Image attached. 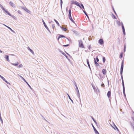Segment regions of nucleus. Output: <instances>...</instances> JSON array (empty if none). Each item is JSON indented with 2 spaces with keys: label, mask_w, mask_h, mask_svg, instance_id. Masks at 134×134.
Masks as SVG:
<instances>
[{
  "label": "nucleus",
  "mask_w": 134,
  "mask_h": 134,
  "mask_svg": "<svg viewBox=\"0 0 134 134\" xmlns=\"http://www.w3.org/2000/svg\"><path fill=\"white\" fill-rule=\"evenodd\" d=\"M71 6L69 10L68 11V17L69 19L70 20V21L72 22L73 23L75 24V22L72 19V17L71 16Z\"/></svg>",
  "instance_id": "nucleus-1"
},
{
  "label": "nucleus",
  "mask_w": 134,
  "mask_h": 134,
  "mask_svg": "<svg viewBox=\"0 0 134 134\" xmlns=\"http://www.w3.org/2000/svg\"><path fill=\"white\" fill-rule=\"evenodd\" d=\"M42 22L43 23V24L45 27L46 28V29L48 30V31H49V32L51 34V31H50V30L47 27V25L46 24V23L44 21V20L42 19Z\"/></svg>",
  "instance_id": "nucleus-2"
},
{
  "label": "nucleus",
  "mask_w": 134,
  "mask_h": 134,
  "mask_svg": "<svg viewBox=\"0 0 134 134\" xmlns=\"http://www.w3.org/2000/svg\"><path fill=\"white\" fill-rule=\"evenodd\" d=\"M19 76L20 77H21V79L23 80L24 82H25V83H26V84L28 86H29V87L31 89H32V88L30 86L29 84L25 80V79L21 76L20 75Z\"/></svg>",
  "instance_id": "nucleus-3"
},
{
  "label": "nucleus",
  "mask_w": 134,
  "mask_h": 134,
  "mask_svg": "<svg viewBox=\"0 0 134 134\" xmlns=\"http://www.w3.org/2000/svg\"><path fill=\"white\" fill-rule=\"evenodd\" d=\"M79 47L82 48H84V46L83 44L82 41L81 40H79Z\"/></svg>",
  "instance_id": "nucleus-4"
},
{
  "label": "nucleus",
  "mask_w": 134,
  "mask_h": 134,
  "mask_svg": "<svg viewBox=\"0 0 134 134\" xmlns=\"http://www.w3.org/2000/svg\"><path fill=\"white\" fill-rule=\"evenodd\" d=\"M75 86L76 87V92H77L78 97L79 98H80V94L79 92V89H78V87H77V85H76V83L75 84Z\"/></svg>",
  "instance_id": "nucleus-5"
},
{
  "label": "nucleus",
  "mask_w": 134,
  "mask_h": 134,
  "mask_svg": "<svg viewBox=\"0 0 134 134\" xmlns=\"http://www.w3.org/2000/svg\"><path fill=\"white\" fill-rule=\"evenodd\" d=\"M59 50L60 52L63 55H64L65 57L69 61L70 60L68 58V56L64 52H63L60 49H59Z\"/></svg>",
  "instance_id": "nucleus-6"
},
{
  "label": "nucleus",
  "mask_w": 134,
  "mask_h": 134,
  "mask_svg": "<svg viewBox=\"0 0 134 134\" xmlns=\"http://www.w3.org/2000/svg\"><path fill=\"white\" fill-rule=\"evenodd\" d=\"M98 43L100 45H102L104 43V41L102 38H100L98 41Z\"/></svg>",
  "instance_id": "nucleus-7"
},
{
  "label": "nucleus",
  "mask_w": 134,
  "mask_h": 134,
  "mask_svg": "<svg viewBox=\"0 0 134 134\" xmlns=\"http://www.w3.org/2000/svg\"><path fill=\"white\" fill-rule=\"evenodd\" d=\"M74 4L77 6L79 7L81 9H82V8L80 5V4L79 2L75 1Z\"/></svg>",
  "instance_id": "nucleus-8"
},
{
  "label": "nucleus",
  "mask_w": 134,
  "mask_h": 134,
  "mask_svg": "<svg viewBox=\"0 0 134 134\" xmlns=\"http://www.w3.org/2000/svg\"><path fill=\"white\" fill-rule=\"evenodd\" d=\"M21 8L24 10L26 11L28 13H30L31 11L27 9L26 7H22Z\"/></svg>",
  "instance_id": "nucleus-9"
},
{
  "label": "nucleus",
  "mask_w": 134,
  "mask_h": 134,
  "mask_svg": "<svg viewBox=\"0 0 134 134\" xmlns=\"http://www.w3.org/2000/svg\"><path fill=\"white\" fill-rule=\"evenodd\" d=\"M7 12V14L10 16H11L14 19H16V18L14 15H11L8 11H6Z\"/></svg>",
  "instance_id": "nucleus-10"
},
{
  "label": "nucleus",
  "mask_w": 134,
  "mask_h": 134,
  "mask_svg": "<svg viewBox=\"0 0 134 134\" xmlns=\"http://www.w3.org/2000/svg\"><path fill=\"white\" fill-rule=\"evenodd\" d=\"M111 91H108L107 93V96L109 99L111 97Z\"/></svg>",
  "instance_id": "nucleus-11"
},
{
  "label": "nucleus",
  "mask_w": 134,
  "mask_h": 134,
  "mask_svg": "<svg viewBox=\"0 0 134 134\" xmlns=\"http://www.w3.org/2000/svg\"><path fill=\"white\" fill-rule=\"evenodd\" d=\"M120 73V75L121 77V79L122 80V85H124V80L123 79V76H122V73Z\"/></svg>",
  "instance_id": "nucleus-12"
},
{
  "label": "nucleus",
  "mask_w": 134,
  "mask_h": 134,
  "mask_svg": "<svg viewBox=\"0 0 134 134\" xmlns=\"http://www.w3.org/2000/svg\"><path fill=\"white\" fill-rule=\"evenodd\" d=\"M120 73V75L121 77V79L122 80V85H124V80L123 79V76H122V73Z\"/></svg>",
  "instance_id": "nucleus-13"
},
{
  "label": "nucleus",
  "mask_w": 134,
  "mask_h": 134,
  "mask_svg": "<svg viewBox=\"0 0 134 134\" xmlns=\"http://www.w3.org/2000/svg\"><path fill=\"white\" fill-rule=\"evenodd\" d=\"M94 63L96 66L97 67L99 66V64L97 63V62L96 60V58H94Z\"/></svg>",
  "instance_id": "nucleus-14"
},
{
  "label": "nucleus",
  "mask_w": 134,
  "mask_h": 134,
  "mask_svg": "<svg viewBox=\"0 0 134 134\" xmlns=\"http://www.w3.org/2000/svg\"><path fill=\"white\" fill-rule=\"evenodd\" d=\"M0 7L2 9L7 13V12L6 11H8L7 10L5 9V8L3 7V6L2 5L0 4Z\"/></svg>",
  "instance_id": "nucleus-15"
},
{
  "label": "nucleus",
  "mask_w": 134,
  "mask_h": 134,
  "mask_svg": "<svg viewBox=\"0 0 134 134\" xmlns=\"http://www.w3.org/2000/svg\"><path fill=\"white\" fill-rule=\"evenodd\" d=\"M1 78L6 83H7L8 84H10V83L9 82H8L3 76H2Z\"/></svg>",
  "instance_id": "nucleus-16"
},
{
  "label": "nucleus",
  "mask_w": 134,
  "mask_h": 134,
  "mask_svg": "<svg viewBox=\"0 0 134 134\" xmlns=\"http://www.w3.org/2000/svg\"><path fill=\"white\" fill-rule=\"evenodd\" d=\"M91 125H92V126L93 129V130H94V131L95 132V133H96L97 132H98V131L97 130H96V128L94 126L93 124L92 123L91 124Z\"/></svg>",
  "instance_id": "nucleus-17"
},
{
  "label": "nucleus",
  "mask_w": 134,
  "mask_h": 134,
  "mask_svg": "<svg viewBox=\"0 0 134 134\" xmlns=\"http://www.w3.org/2000/svg\"><path fill=\"white\" fill-rule=\"evenodd\" d=\"M5 58L7 61L8 62L10 61V60L9 59V56L8 55H5Z\"/></svg>",
  "instance_id": "nucleus-18"
},
{
  "label": "nucleus",
  "mask_w": 134,
  "mask_h": 134,
  "mask_svg": "<svg viewBox=\"0 0 134 134\" xmlns=\"http://www.w3.org/2000/svg\"><path fill=\"white\" fill-rule=\"evenodd\" d=\"M10 5L13 7H15V4L13 3L12 2L10 1L9 3Z\"/></svg>",
  "instance_id": "nucleus-19"
},
{
  "label": "nucleus",
  "mask_w": 134,
  "mask_h": 134,
  "mask_svg": "<svg viewBox=\"0 0 134 134\" xmlns=\"http://www.w3.org/2000/svg\"><path fill=\"white\" fill-rule=\"evenodd\" d=\"M72 31L74 32V33L75 34V35H79V33L77 31L73 30Z\"/></svg>",
  "instance_id": "nucleus-20"
},
{
  "label": "nucleus",
  "mask_w": 134,
  "mask_h": 134,
  "mask_svg": "<svg viewBox=\"0 0 134 134\" xmlns=\"http://www.w3.org/2000/svg\"><path fill=\"white\" fill-rule=\"evenodd\" d=\"M27 49L32 53V54H34V51L32 49H31L29 47H27Z\"/></svg>",
  "instance_id": "nucleus-21"
},
{
  "label": "nucleus",
  "mask_w": 134,
  "mask_h": 134,
  "mask_svg": "<svg viewBox=\"0 0 134 134\" xmlns=\"http://www.w3.org/2000/svg\"><path fill=\"white\" fill-rule=\"evenodd\" d=\"M124 68V65H121V68H120V73H123V71Z\"/></svg>",
  "instance_id": "nucleus-22"
},
{
  "label": "nucleus",
  "mask_w": 134,
  "mask_h": 134,
  "mask_svg": "<svg viewBox=\"0 0 134 134\" xmlns=\"http://www.w3.org/2000/svg\"><path fill=\"white\" fill-rule=\"evenodd\" d=\"M102 72L103 74L105 75L107 73L106 70L105 69H103L102 70Z\"/></svg>",
  "instance_id": "nucleus-23"
},
{
  "label": "nucleus",
  "mask_w": 134,
  "mask_h": 134,
  "mask_svg": "<svg viewBox=\"0 0 134 134\" xmlns=\"http://www.w3.org/2000/svg\"><path fill=\"white\" fill-rule=\"evenodd\" d=\"M121 25L122 31H125V28H124V26L123 23L122 22H121Z\"/></svg>",
  "instance_id": "nucleus-24"
},
{
  "label": "nucleus",
  "mask_w": 134,
  "mask_h": 134,
  "mask_svg": "<svg viewBox=\"0 0 134 134\" xmlns=\"http://www.w3.org/2000/svg\"><path fill=\"white\" fill-rule=\"evenodd\" d=\"M86 62H87V65L88 66V67L91 70V67L90 66V64H89V62L88 59H87Z\"/></svg>",
  "instance_id": "nucleus-25"
},
{
  "label": "nucleus",
  "mask_w": 134,
  "mask_h": 134,
  "mask_svg": "<svg viewBox=\"0 0 134 134\" xmlns=\"http://www.w3.org/2000/svg\"><path fill=\"white\" fill-rule=\"evenodd\" d=\"M91 117L92 119V120L93 121L95 122L96 125L97 126V123L96 121L95 120V119H94V118L92 116H91Z\"/></svg>",
  "instance_id": "nucleus-26"
},
{
  "label": "nucleus",
  "mask_w": 134,
  "mask_h": 134,
  "mask_svg": "<svg viewBox=\"0 0 134 134\" xmlns=\"http://www.w3.org/2000/svg\"><path fill=\"white\" fill-rule=\"evenodd\" d=\"M60 27L62 29V30L64 31H66L67 30L64 27H63L61 26H60Z\"/></svg>",
  "instance_id": "nucleus-27"
},
{
  "label": "nucleus",
  "mask_w": 134,
  "mask_h": 134,
  "mask_svg": "<svg viewBox=\"0 0 134 134\" xmlns=\"http://www.w3.org/2000/svg\"><path fill=\"white\" fill-rule=\"evenodd\" d=\"M11 64L12 65H14L15 66H17L18 65L19 63L18 62H17L15 63H12Z\"/></svg>",
  "instance_id": "nucleus-28"
},
{
  "label": "nucleus",
  "mask_w": 134,
  "mask_h": 134,
  "mask_svg": "<svg viewBox=\"0 0 134 134\" xmlns=\"http://www.w3.org/2000/svg\"><path fill=\"white\" fill-rule=\"evenodd\" d=\"M116 23L118 25V26H121V23L120 21L117 20L116 21Z\"/></svg>",
  "instance_id": "nucleus-29"
},
{
  "label": "nucleus",
  "mask_w": 134,
  "mask_h": 134,
  "mask_svg": "<svg viewBox=\"0 0 134 134\" xmlns=\"http://www.w3.org/2000/svg\"><path fill=\"white\" fill-rule=\"evenodd\" d=\"M54 20L55 22L59 26H60L58 22L55 19H54Z\"/></svg>",
  "instance_id": "nucleus-30"
},
{
  "label": "nucleus",
  "mask_w": 134,
  "mask_h": 134,
  "mask_svg": "<svg viewBox=\"0 0 134 134\" xmlns=\"http://www.w3.org/2000/svg\"><path fill=\"white\" fill-rule=\"evenodd\" d=\"M7 28L9 29L12 32L15 33L14 31L9 26H7Z\"/></svg>",
  "instance_id": "nucleus-31"
},
{
  "label": "nucleus",
  "mask_w": 134,
  "mask_h": 134,
  "mask_svg": "<svg viewBox=\"0 0 134 134\" xmlns=\"http://www.w3.org/2000/svg\"><path fill=\"white\" fill-rule=\"evenodd\" d=\"M123 87V94H125V86L123 85L122 86Z\"/></svg>",
  "instance_id": "nucleus-32"
},
{
  "label": "nucleus",
  "mask_w": 134,
  "mask_h": 134,
  "mask_svg": "<svg viewBox=\"0 0 134 134\" xmlns=\"http://www.w3.org/2000/svg\"><path fill=\"white\" fill-rule=\"evenodd\" d=\"M67 95H68V97H69V99L73 103H74V102H73V100L71 99V98L70 97V96H69V95L68 94H67Z\"/></svg>",
  "instance_id": "nucleus-33"
},
{
  "label": "nucleus",
  "mask_w": 134,
  "mask_h": 134,
  "mask_svg": "<svg viewBox=\"0 0 134 134\" xmlns=\"http://www.w3.org/2000/svg\"><path fill=\"white\" fill-rule=\"evenodd\" d=\"M123 57V53H121L119 57L121 59Z\"/></svg>",
  "instance_id": "nucleus-34"
},
{
  "label": "nucleus",
  "mask_w": 134,
  "mask_h": 134,
  "mask_svg": "<svg viewBox=\"0 0 134 134\" xmlns=\"http://www.w3.org/2000/svg\"><path fill=\"white\" fill-rule=\"evenodd\" d=\"M80 5H81V7L82 8V10H83V9H85V8H84V6L83 5V4H82V3H81L80 4Z\"/></svg>",
  "instance_id": "nucleus-35"
},
{
  "label": "nucleus",
  "mask_w": 134,
  "mask_h": 134,
  "mask_svg": "<svg viewBox=\"0 0 134 134\" xmlns=\"http://www.w3.org/2000/svg\"><path fill=\"white\" fill-rule=\"evenodd\" d=\"M131 126L132 127L133 130L134 131V124L131 123Z\"/></svg>",
  "instance_id": "nucleus-36"
},
{
  "label": "nucleus",
  "mask_w": 134,
  "mask_h": 134,
  "mask_svg": "<svg viewBox=\"0 0 134 134\" xmlns=\"http://www.w3.org/2000/svg\"><path fill=\"white\" fill-rule=\"evenodd\" d=\"M63 3L62 0H60V7L61 8L62 7V5Z\"/></svg>",
  "instance_id": "nucleus-37"
},
{
  "label": "nucleus",
  "mask_w": 134,
  "mask_h": 134,
  "mask_svg": "<svg viewBox=\"0 0 134 134\" xmlns=\"http://www.w3.org/2000/svg\"><path fill=\"white\" fill-rule=\"evenodd\" d=\"M99 75L100 77V79L103 80L102 79L103 78V76H102V75L100 74H99Z\"/></svg>",
  "instance_id": "nucleus-38"
},
{
  "label": "nucleus",
  "mask_w": 134,
  "mask_h": 134,
  "mask_svg": "<svg viewBox=\"0 0 134 134\" xmlns=\"http://www.w3.org/2000/svg\"><path fill=\"white\" fill-rule=\"evenodd\" d=\"M106 60V59L104 57H103V63H104L105 62Z\"/></svg>",
  "instance_id": "nucleus-39"
},
{
  "label": "nucleus",
  "mask_w": 134,
  "mask_h": 134,
  "mask_svg": "<svg viewBox=\"0 0 134 134\" xmlns=\"http://www.w3.org/2000/svg\"><path fill=\"white\" fill-rule=\"evenodd\" d=\"M113 12H114V13L115 14V15L117 16V15L115 12V11L114 9V8H113Z\"/></svg>",
  "instance_id": "nucleus-40"
},
{
  "label": "nucleus",
  "mask_w": 134,
  "mask_h": 134,
  "mask_svg": "<svg viewBox=\"0 0 134 134\" xmlns=\"http://www.w3.org/2000/svg\"><path fill=\"white\" fill-rule=\"evenodd\" d=\"M0 120L1 121V122L2 124H3V121L2 118V117H0Z\"/></svg>",
  "instance_id": "nucleus-41"
},
{
  "label": "nucleus",
  "mask_w": 134,
  "mask_h": 134,
  "mask_svg": "<svg viewBox=\"0 0 134 134\" xmlns=\"http://www.w3.org/2000/svg\"><path fill=\"white\" fill-rule=\"evenodd\" d=\"M65 53L69 56V57L70 58H72V57L69 53H68L66 52L65 51Z\"/></svg>",
  "instance_id": "nucleus-42"
},
{
  "label": "nucleus",
  "mask_w": 134,
  "mask_h": 134,
  "mask_svg": "<svg viewBox=\"0 0 134 134\" xmlns=\"http://www.w3.org/2000/svg\"><path fill=\"white\" fill-rule=\"evenodd\" d=\"M60 38L65 37V36L64 35H60Z\"/></svg>",
  "instance_id": "nucleus-43"
},
{
  "label": "nucleus",
  "mask_w": 134,
  "mask_h": 134,
  "mask_svg": "<svg viewBox=\"0 0 134 134\" xmlns=\"http://www.w3.org/2000/svg\"><path fill=\"white\" fill-rule=\"evenodd\" d=\"M118 44H119L120 43V41L119 38H118Z\"/></svg>",
  "instance_id": "nucleus-44"
},
{
  "label": "nucleus",
  "mask_w": 134,
  "mask_h": 134,
  "mask_svg": "<svg viewBox=\"0 0 134 134\" xmlns=\"http://www.w3.org/2000/svg\"><path fill=\"white\" fill-rule=\"evenodd\" d=\"M96 62H97V63L99 62V59L97 57H96Z\"/></svg>",
  "instance_id": "nucleus-45"
},
{
  "label": "nucleus",
  "mask_w": 134,
  "mask_h": 134,
  "mask_svg": "<svg viewBox=\"0 0 134 134\" xmlns=\"http://www.w3.org/2000/svg\"><path fill=\"white\" fill-rule=\"evenodd\" d=\"M18 13L19 14H20L21 15H22V14L21 13V11L20 10H18Z\"/></svg>",
  "instance_id": "nucleus-46"
},
{
  "label": "nucleus",
  "mask_w": 134,
  "mask_h": 134,
  "mask_svg": "<svg viewBox=\"0 0 134 134\" xmlns=\"http://www.w3.org/2000/svg\"><path fill=\"white\" fill-rule=\"evenodd\" d=\"M23 65L22 64H20L18 66V67L19 68H22L23 67Z\"/></svg>",
  "instance_id": "nucleus-47"
},
{
  "label": "nucleus",
  "mask_w": 134,
  "mask_h": 134,
  "mask_svg": "<svg viewBox=\"0 0 134 134\" xmlns=\"http://www.w3.org/2000/svg\"><path fill=\"white\" fill-rule=\"evenodd\" d=\"M113 18L114 19H117V18H116V17L113 14Z\"/></svg>",
  "instance_id": "nucleus-48"
},
{
  "label": "nucleus",
  "mask_w": 134,
  "mask_h": 134,
  "mask_svg": "<svg viewBox=\"0 0 134 134\" xmlns=\"http://www.w3.org/2000/svg\"><path fill=\"white\" fill-rule=\"evenodd\" d=\"M83 13H84V14H85L86 15H87V14L86 12L84 10H83Z\"/></svg>",
  "instance_id": "nucleus-49"
},
{
  "label": "nucleus",
  "mask_w": 134,
  "mask_h": 134,
  "mask_svg": "<svg viewBox=\"0 0 134 134\" xmlns=\"http://www.w3.org/2000/svg\"><path fill=\"white\" fill-rule=\"evenodd\" d=\"M69 46V44H66V45H63V46L64 47H68V46Z\"/></svg>",
  "instance_id": "nucleus-50"
},
{
  "label": "nucleus",
  "mask_w": 134,
  "mask_h": 134,
  "mask_svg": "<svg viewBox=\"0 0 134 134\" xmlns=\"http://www.w3.org/2000/svg\"><path fill=\"white\" fill-rule=\"evenodd\" d=\"M114 124V127H115V129L114 127H113H113L114 128V129L115 130V129H116V127H117Z\"/></svg>",
  "instance_id": "nucleus-51"
},
{
  "label": "nucleus",
  "mask_w": 134,
  "mask_h": 134,
  "mask_svg": "<svg viewBox=\"0 0 134 134\" xmlns=\"http://www.w3.org/2000/svg\"><path fill=\"white\" fill-rule=\"evenodd\" d=\"M101 86L102 87H104L105 86L104 84L103 83H102L101 85Z\"/></svg>",
  "instance_id": "nucleus-52"
},
{
  "label": "nucleus",
  "mask_w": 134,
  "mask_h": 134,
  "mask_svg": "<svg viewBox=\"0 0 134 134\" xmlns=\"http://www.w3.org/2000/svg\"><path fill=\"white\" fill-rule=\"evenodd\" d=\"M52 28H53V29H54L55 27V25L54 24H52Z\"/></svg>",
  "instance_id": "nucleus-53"
},
{
  "label": "nucleus",
  "mask_w": 134,
  "mask_h": 134,
  "mask_svg": "<svg viewBox=\"0 0 134 134\" xmlns=\"http://www.w3.org/2000/svg\"><path fill=\"white\" fill-rule=\"evenodd\" d=\"M124 64V60H122L121 62V65H123Z\"/></svg>",
  "instance_id": "nucleus-54"
},
{
  "label": "nucleus",
  "mask_w": 134,
  "mask_h": 134,
  "mask_svg": "<svg viewBox=\"0 0 134 134\" xmlns=\"http://www.w3.org/2000/svg\"><path fill=\"white\" fill-rule=\"evenodd\" d=\"M89 40H91L92 39V38L91 36H90L89 37Z\"/></svg>",
  "instance_id": "nucleus-55"
},
{
  "label": "nucleus",
  "mask_w": 134,
  "mask_h": 134,
  "mask_svg": "<svg viewBox=\"0 0 134 134\" xmlns=\"http://www.w3.org/2000/svg\"><path fill=\"white\" fill-rule=\"evenodd\" d=\"M88 48L89 49V50H90V49L91 48V47L90 45L89 46H88Z\"/></svg>",
  "instance_id": "nucleus-56"
},
{
  "label": "nucleus",
  "mask_w": 134,
  "mask_h": 134,
  "mask_svg": "<svg viewBox=\"0 0 134 134\" xmlns=\"http://www.w3.org/2000/svg\"><path fill=\"white\" fill-rule=\"evenodd\" d=\"M122 32H123V34L124 35H125V34H126L125 31H123Z\"/></svg>",
  "instance_id": "nucleus-57"
},
{
  "label": "nucleus",
  "mask_w": 134,
  "mask_h": 134,
  "mask_svg": "<svg viewBox=\"0 0 134 134\" xmlns=\"http://www.w3.org/2000/svg\"><path fill=\"white\" fill-rule=\"evenodd\" d=\"M75 1H71V4H74Z\"/></svg>",
  "instance_id": "nucleus-58"
},
{
  "label": "nucleus",
  "mask_w": 134,
  "mask_h": 134,
  "mask_svg": "<svg viewBox=\"0 0 134 134\" xmlns=\"http://www.w3.org/2000/svg\"><path fill=\"white\" fill-rule=\"evenodd\" d=\"M41 115L43 118V119H44L45 120H46V119L44 118V117L41 114Z\"/></svg>",
  "instance_id": "nucleus-59"
},
{
  "label": "nucleus",
  "mask_w": 134,
  "mask_h": 134,
  "mask_svg": "<svg viewBox=\"0 0 134 134\" xmlns=\"http://www.w3.org/2000/svg\"><path fill=\"white\" fill-rule=\"evenodd\" d=\"M126 45L125 44L124 45V48L126 49Z\"/></svg>",
  "instance_id": "nucleus-60"
},
{
  "label": "nucleus",
  "mask_w": 134,
  "mask_h": 134,
  "mask_svg": "<svg viewBox=\"0 0 134 134\" xmlns=\"http://www.w3.org/2000/svg\"><path fill=\"white\" fill-rule=\"evenodd\" d=\"M60 38V35H59L57 38V40H59Z\"/></svg>",
  "instance_id": "nucleus-61"
},
{
  "label": "nucleus",
  "mask_w": 134,
  "mask_h": 134,
  "mask_svg": "<svg viewBox=\"0 0 134 134\" xmlns=\"http://www.w3.org/2000/svg\"><path fill=\"white\" fill-rule=\"evenodd\" d=\"M116 130H117L119 132V130L118 129V127H116Z\"/></svg>",
  "instance_id": "nucleus-62"
},
{
  "label": "nucleus",
  "mask_w": 134,
  "mask_h": 134,
  "mask_svg": "<svg viewBox=\"0 0 134 134\" xmlns=\"http://www.w3.org/2000/svg\"><path fill=\"white\" fill-rule=\"evenodd\" d=\"M96 134H99V132H97L96 133H95Z\"/></svg>",
  "instance_id": "nucleus-63"
},
{
  "label": "nucleus",
  "mask_w": 134,
  "mask_h": 134,
  "mask_svg": "<svg viewBox=\"0 0 134 134\" xmlns=\"http://www.w3.org/2000/svg\"><path fill=\"white\" fill-rule=\"evenodd\" d=\"M126 49L124 48V51L125 52L126 51Z\"/></svg>",
  "instance_id": "nucleus-64"
}]
</instances>
